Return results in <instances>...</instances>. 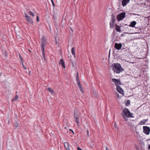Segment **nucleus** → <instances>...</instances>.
<instances>
[{
  "label": "nucleus",
  "instance_id": "obj_1",
  "mask_svg": "<svg viewBox=\"0 0 150 150\" xmlns=\"http://www.w3.org/2000/svg\"><path fill=\"white\" fill-rule=\"evenodd\" d=\"M111 67L112 70L116 74H119L124 70L119 63H113L111 64Z\"/></svg>",
  "mask_w": 150,
  "mask_h": 150
},
{
  "label": "nucleus",
  "instance_id": "obj_2",
  "mask_svg": "<svg viewBox=\"0 0 150 150\" xmlns=\"http://www.w3.org/2000/svg\"><path fill=\"white\" fill-rule=\"evenodd\" d=\"M121 114L124 119H125L126 117L134 118V117L132 115L133 114L127 108L123 109Z\"/></svg>",
  "mask_w": 150,
  "mask_h": 150
},
{
  "label": "nucleus",
  "instance_id": "obj_3",
  "mask_svg": "<svg viewBox=\"0 0 150 150\" xmlns=\"http://www.w3.org/2000/svg\"><path fill=\"white\" fill-rule=\"evenodd\" d=\"M47 42L45 36H43L41 39V50H45V47L47 45Z\"/></svg>",
  "mask_w": 150,
  "mask_h": 150
},
{
  "label": "nucleus",
  "instance_id": "obj_4",
  "mask_svg": "<svg viewBox=\"0 0 150 150\" xmlns=\"http://www.w3.org/2000/svg\"><path fill=\"white\" fill-rule=\"evenodd\" d=\"M125 13L122 12L118 14L117 16V19L119 22L122 20L125 17Z\"/></svg>",
  "mask_w": 150,
  "mask_h": 150
},
{
  "label": "nucleus",
  "instance_id": "obj_5",
  "mask_svg": "<svg viewBox=\"0 0 150 150\" xmlns=\"http://www.w3.org/2000/svg\"><path fill=\"white\" fill-rule=\"evenodd\" d=\"M76 80L77 82V83L78 85V87L79 88L80 91L82 93H83L84 91L82 88V86L81 85L80 81L79 80V77H76Z\"/></svg>",
  "mask_w": 150,
  "mask_h": 150
},
{
  "label": "nucleus",
  "instance_id": "obj_6",
  "mask_svg": "<svg viewBox=\"0 0 150 150\" xmlns=\"http://www.w3.org/2000/svg\"><path fill=\"white\" fill-rule=\"evenodd\" d=\"M25 19L29 23L31 24L33 23V21L32 19L30 18V17L26 13H25Z\"/></svg>",
  "mask_w": 150,
  "mask_h": 150
},
{
  "label": "nucleus",
  "instance_id": "obj_7",
  "mask_svg": "<svg viewBox=\"0 0 150 150\" xmlns=\"http://www.w3.org/2000/svg\"><path fill=\"white\" fill-rule=\"evenodd\" d=\"M143 132L146 135H149L150 132V128L147 126L143 127Z\"/></svg>",
  "mask_w": 150,
  "mask_h": 150
},
{
  "label": "nucleus",
  "instance_id": "obj_8",
  "mask_svg": "<svg viewBox=\"0 0 150 150\" xmlns=\"http://www.w3.org/2000/svg\"><path fill=\"white\" fill-rule=\"evenodd\" d=\"M112 80L113 83H115L116 86L121 84V82L119 79L112 78Z\"/></svg>",
  "mask_w": 150,
  "mask_h": 150
},
{
  "label": "nucleus",
  "instance_id": "obj_9",
  "mask_svg": "<svg viewBox=\"0 0 150 150\" xmlns=\"http://www.w3.org/2000/svg\"><path fill=\"white\" fill-rule=\"evenodd\" d=\"M122 47V45L121 43H115V44L114 47L117 50H119Z\"/></svg>",
  "mask_w": 150,
  "mask_h": 150
},
{
  "label": "nucleus",
  "instance_id": "obj_10",
  "mask_svg": "<svg viewBox=\"0 0 150 150\" xmlns=\"http://www.w3.org/2000/svg\"><path fill=\"white\" fill-rule=\"evenodd\" d=\"M117 91L123 95L124 94V92L120 86H116Z\"/></svg>",
  "mask_w": 150,
  "mask_h": 150
},
{
  "label": "nucleus",
  "instance_id": "obj_11",
  "mask_svg": "<svg viewBox=\"0 0 150 150\" xmlns=\"http://www.w3.org/2000/svg\"><path fill=\"white\" fill-rule=\"evenodd\" d=\"M130 0H122V5L123 6H126L127 4L129 2Z\"/></svg>",
  "mask_w": 150,
  "mask_h": 150
},
{
  "label": "nucleus",
  "instance_id": "obj_12",
  "mask_svg": "<svg viewBox=\"0 0 150 150\" xmlns=\"http://www.w3.org/2000/svg\"><path fill=\"white\" fill-rule=\"evenodd\" d=\"M64 145L66 150H71L69 147V144L67 142H65L64 143Z\"/></svg>",
  "mask_w": 150,
  "mask_h": 150
},
{
  "label": "nucleus",
  "instance_id": "obj_13",
  "mask_svg": "<svg viewBox=\"0 0 150 150\" xmlns=\"http://www.w3.org/2000/svg\"><path fill=\"white\" fill-rule=\"evenodd\" d=\"M137 23L136 21H133L132 22H131L130 24L128 25L129 26L132 27H134L135 25H136Z\"/></svg>",
  "mask_w": 150,
  "mask_h": 150
},
{
  "label": "nucleus",
  "instance_id": "obj_14",
  "mask_svg": "<svg viewBox=\"0 0 150 150\" xmlns=\"http://www.w3.org/2000/svg\"><path fill=\"white\" fill-rule=\"evenodd\" d=\"M59 64H60L64 68H65L66 67L65 64V62L63 59H61L60 60V62Z\"/></svg>",
  "mask_w": 150,
  "mask_h": 150
},
{
  "label": "nucleus",
  "instance_id": "obj_15",
  "mask_svg": "<svg viewBox=\"0 0 150 150\" xmlns=\"http://www.w3.org/2000/svg\"><path fill=\"white\" fill-rule=\"evenodd\" d=\"M79 113L78 111L77 110H75L74 112V118H76V117H79Z\"/></svg>",
  "mask_w": 150,
  "mask_h": 150
},
{
  "label": "nucleus",
  "instance_id": "obj_16",
  "mask_svg": "<svg viewBox=\"0 0 150 150\" xmlns=\"http://www.w3.org/2000/svg\"><path fill=\"white\" fill-rule=\"evenodd\" d=\"M148 119H143L140 121L139 124L140 125H144L145 123L148 121Z\"/></svg>",
  "mask_w": 150,
  "mask_h": 150
},
{
  "label": "nucleus",
  "instance_id": "obj_17",
  "mask_svg": "<svg viewBox=\"0 0 150 150\" xmlns=\"http://www.w3.org/2000/svg\"><path fill=\"white\" fill-rule=\"evenodd\" d=\"M115 29L117 32H120L121 31L120 30V27L117 25H115Z\"/></svg>",
  "mask_w": 150,
  "mask_h": 150
},
{
  "label": "nucleus",
  "instance_id": "obj_18",
  "mask_svg": "<svg viewBox=\"0 0 150 150\" xmlns=\"http://www.w3.org/2000/svg\"><path fill=\"white\" fill-rule=\"evenodd\" d=\"M111 20V22L115 23V16H114V15L113 14H112V15Z\"/></svg>",
  "mask_w": 150,
  "mask_h": 150
},
{
  "label": "nucleus",
  "instance_id": "obj_19",
  "mask_svg": "<svg viewBox=\"0 0 150 150\" xmlns=\"http://www.w3.org/2000/svg\"><path fill=\"white\" fill-rule=\"evenodd\" d=\"M71 52L72 54L75 56V48L74 47H73L72 48L71 50Z\"/></svg>",
  "mask_w": 150,
  "mask_h": 150
},
{
  "label": "nucleus",
  "instance_id": "obj_20",
  "mask_svg": "<svg viewBox=\"0 0 150 150\" xmlns=\"http://www.w3.org/2000/svg\"><path fill=\"white\" fill-rule=\"evenodd\" d=\"M47 90H48L49 92H50V93H54V91L50 88H47Z\"/></svg>",
  "mask_w": 150,
  "mask_h": 150
},
{
  "label": "nucleus",
  "instance_id": "obj_21",
  "mask_svg": "<svg viewBox=\"0 0 150 150\" xmlns=\"http://www.w3.org/2000/svg\"><path fill=\"white\" fill-rule=\"evenodd\" d=\"M41 51H42V54L43 59L45 60H46V59L45 56V50H41Z\"/></svg>",
  "mask_w": 150,
  "mask_h": 150
},
{
  "label": "nucleus",
  "instance_id": "obj_22",
  "mask_svg": "<svg viewBox=\"0 0 150 150\" xmlns=\"http://www.w3.org/2000/svg\"><path fill=\"white\" fill-rule=\"evenodd\" d=\"M74 118L75 119V121L77 124L78 125L79 124V117H76V118Z\"/></svg>",
  "mask_w": 150,
  "mask_h": 150
},
{
  "label": "nucleus",
  "instance_id": "obj_23",
  "mask_svg": "<svg viewBox=\"0 0 150 150\" xmlns=\"http://www.w3.org/2000/svg\"><path fill=\"white\" fill-rule=\"evenodd\" d=\"M28 14L30 16L34 17V14L31 11H30L28 12Z\"/></svg>",
  "mask_w": 150,
  "mask_h": 150
},
{
  "label": "nucleus",
  "instance_id": "obj_24",
  "mask_svg": "<svg viewBox=\"0 0 150 150\" xmlns=\"http://www.w3.org/2000/svg\"><path fill=\"white\" fill-rule=\"evenodd\" d=\"M18 99V96L16 95L15 96V97L14 98H13L12 99V101H14Z\"/></svg>",
  "mask_w": 150,
  "mask_h": 150
},
{
  "label": "nucleus",
  "instance_id": "obj_25",
  "mask_svg": "<svg viewBox=\"0 0 150 150\" xmlns=\"http://www.w3.org/2000/svg\"><path fill=\"white\" fill-rule=\"evenodd\" d=\"M114 24V23L111 22L110 21L109 23L110 25V28H112L113 27Z\"/></svg>",
  "mask_w": 150,
  "mask_h": 150
},
{
  "label": "nucleus",
  "instance_id": "obj_26",
  "mask_svg": "<svg viewBox=\"0 0 150 150\" xmlns=\"http://www.w3.org/2000/svg\"><path fill=\"white\" fill-rule=\"evenodd\" d=\"M136 136L137 137H140V134L139 132L138 131H136Z\"/></svg>",
  "mask_w": 150,
  "mask_h": 150
},
{
  "label": "nucleus",
  "instance_id": "obj_27",
  "mask_svg": "<svg viewBox=\"0 0 150 150\" xmlns=\"http://www.w3.org/2000/svg\"><path fill=\"white\" fill-rule=\"evenodd\" d=\"M130 104V101L129 100H128L127 101L126 103V105L127 106L128 105L127 104L129 105Z\"/></svg>",
  "mask_w": 150,
  "mask_h": 150
},
{
  "label": "nucleus",
  "instance_id": "obj_28",
  "mask_svg": "<svg viewBox=\"0 0 150 150\" xmlns=\"http://www.w3.org/2000/svg\"><path fill=\"white\" fill-rule=\"evenodd\" d=\"M19 57L21 61L22 62H23V59L22 57L20 54H19Z\"/></svg>",
  "mask_w": 150,
  "mask_h": 150
},
{
  "label": "nucleus",
  "instance_id": "obj_29",
  "mask_svg": "<svg viewBox=\"0 0 150 150\" xmlns=\"http://www.w3.org/2000/svg\"><path fill=\"white\" fill-rule=\"evenodd\" d=\"M22 66H23V68H24V69H25V70H26L27 69V68H26V67L24 66V65L23 64V62H22Z\"/></svg>",
  "mask_w": 150,
  "mask_h": 150
},
{
  "label": "nucleus",
  "instance_id": "obj_30",
  "mask_svg": "<svg viewBox=\"0 0 150 150\" xmlns=\"http://www.w3.org/2000/svg\"><path fill=\"white\" fill-rule=\"evenodd\" d=\"M39 21V16H37V22H38V21Z\"/></svg>",
  "mask_w": 150,
  "mask_h": 150
},
{
  "label": "nucleus",
  "instance_id": "obj_31",
  "mask_svg": "<svg viewBox=\"0 0 150 150\" xmlns=\"http://www.w3.org/2000/svg\"><path fill=\"white\" fill-rule=\"evenodd\" d=\"M69 130L70 131H71V132H72L74 134V133L73 131V130L71 129H69Z\"/></svg>",
  "mask_w": 150,
  "mask_h": 150
},
{
  "label": "nucleus",
  "instance_id": "obj_32",
  "mask_svg": "<svg viewBox=\"0 0 150 150\" xmlns=\"http://www.w3.org/2000/svg\"><path fill=\"white\" fill-rule=\"evenodd\" d=\"M14 126L15 127H18V125L17 124H15L14 125Z\"/></svg>",
  "mask_w": 150,
  "mask_h": 150
},
{
  "label": "nucleus",
  "instance_id": "obj_33",
  "mask_svg": "<svg viewBox=\"0 0 150 150\" xmlns=\"http://www.w3.org/2000/svg\"><path fill=\"white\" fill-rule=\"evenodd\" d=\"M77 150H82L79 147H77Z\"/></svg>",
  "mask_w": 150,
  "mask_h": 150
},
{
  "label": "nucleus",
  "instance_id": "obj_34",
  "mask_svg": "<svg viewBox=\"0 0 150 150\" xmlns=\"http://www.w3.org/2000/svg\"><path fill=\"white\" fill-rule=\"evenodd\" d=\"M136 148L137 149V150H139V149L138 147L137 146H136Z\"/></svg>",
  "mask_w": 150,
  "mask_h": 150
},
{
  "label": "nucleus",
  "instance_id": "obj_35",
  "mask_svg": "<svg viewBox=\"0 0 150 150\" xmlns=\"http://www.w3.org/2000/svg\"><path fill=\"white\" fill-rule=\"evenodd\" d=\"M76 77H79V74L78 72H77L76 73Z\"/></svg>",
  "mask_w": 150,
  "mask_h": 150
},
{
  "label": "nucleus",
  "instance_id": "obj_36",
  "mask_svg": "<svg viewBox=\"0 0 150 150\" xmlns=\"http://www.w3.org/2000/svg\"><path fill=\"white\" fill-rule=\"evenodd\" d=\"M52 1V4L53 6H54V2L53 1Z\"/></svg>",
  "mask_w": 150,
  "mask_h": 150
},
{
  "label": "nucleus",
  "instance_id": "obj_37",
  "mask_svg": "<svg viewBox=\"0 0 150 150\" xmlns=\"http://www.w3.org/2000/svg\"><path fill=\"white\" fill-rule=\"evenodd\" d=\"M148 20H150V16H149L148 17Z\"/></svg>",
  "mask_w": 150,
  "mask_h": 150
},
{
  "label": "nucleus",
  "instance_id": "obj_38",
  "mask_svg": "<svg viewBox=\"0 0 150 150\" xmlns=\"http://www.w3.org/2000/svg\"><path fill=\"white\" fill-rule=\"evenodd\" d=\"M106 150H109L108 148V147H106Z\"/></svg>",
  "mask_w": 150,
  "mask_h": 150
},
{
  "label": "nucleus",
  "instance_id": "obj_39",
  "mask_svg": "<svg viewBox=\"0 0 150 150\" xmlns=\"http://www.w3.org/2000/svg\"><path fill=\"white\" fill-rule=\"evenodd\" d=\"M148 149L150 150V144L149 146Z\"/></svg>",
  "mask_w": 150,
  "mask_h": 150
},
{
  "label": "nucleus",
  "instance_id": "obj_40",
  "mask_svg": "<svg viewBox=\"0 0 150 150\" xmlns=\"http://www.w3.org/2000/svg\"><path fill=\"white\" fill-rule=\"evenodd\" d=\"M135 28L136 29H137L138 30H139V28H138L136 27Z\"/></svg>",
  "mask_w": 150,
  "mask_h": 150
},
{
  "label": "nucleus",
  "instance_id": "obj_41",
  "mask_svg": "<svg viewBox=\"0 0 150 150\" xmlns=\"http://www.w3.org/2000/svg\"><path fill=\"white\" fill-rule=\"evenodd\" d=\"M87 133L88 134H89V132L88 130H87Z\"/></svg>",
  "mask_w": 150,
  "mask_h": 150
},
{
  "label": "nucleus",
  "instance_id": "obj_42",
  "mask_svg": "<svg viewBox=\"0 0 150 150\" xmlns=\"http://www.w3.org/2000/svg\"><path fill=\"white\" fill-rule=\"evenodd\" d=\"M114 126H115V127H116V126H117V125H116V124L115 123L114 125Z\"/></svg>",
  "mask_w": 150,
  "mask_h": 150
},
{
  "label": "nucleus",
  "instance_id": "obj_43",
  "mask_svg": "<svg viewBox=\"0 0 150 150\" xmlns=\"http://www.w3.org/2000/svg\"><path fill=\"white\" fill-rule=\"evenodd\" d=\"M125 26H126V25L127 26V25H127V24H125Z\"/></svg>",
  "mask_w": 150,
  "mask_h": 150
},
{
  "label": "nucleus",
  "instance_id": "obj_44",
  "mask_svg": "<svg viewBox=\"0 0 150 150\" xmlns=\"http://www.w3.org/2000/svg\"><path fill=\"white\" fill-rule=\"evenodd\" d=\"M29 51L31 52V51L30 50H29Z\"/></svg>",
  "mask_w": 150,
  "mask_h": 150
},
{
  "label": "nucleus",
  "instance_id": "obj_45",
  "mask_svg": "<svg viewBox=\"0 0 150 150\" xmlns=\"http://www.w3.org/2000/svg\"><path fill=\"white\" fill-rule=\"evenodd\" d=\"M51 1H52L53 0H51Z\"/></svg>",
  "mask_w": 150,
  "mask_h": 150
},
{
  "label": "nucleus",
  "instance_id": "obj_46",
  "mask_svg": "<svg viewBox=\"0 0 150 150\" xmlns=\"http://www.w3.org/2000/svg\"><path fill=\"white\" fill-rule=\"evenodd\" d=\"M30 72H31V71H29V73H30Z\"/></svg>",
  "mask_w": 150,
  "mask_h": 150
},
{
  "label": "nucleus",
  "instance_id": "obj_47",
  "mask_svg": "<svg viewBox=\"0 0 150 150\" xmlns=\"http://www.w3.org/2000/svg\"><path fill=\"white\" fill-rule=\"evenodd\" d=\"M125 49V48H122V49Z\"/></svg>",
  "mask_w": 150,
  "mask_h": 150
}]
</instances>
